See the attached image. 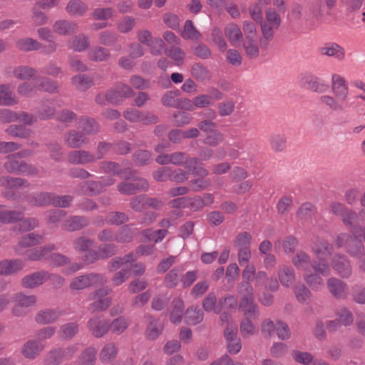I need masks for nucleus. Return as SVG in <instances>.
Returning a JSON list of instances; mask_svg holds the SVG:
<instances>
[{"mask_svg": "<svg viewBox=\"0 0 365 365\" xmlns=\"http://www.w3.org/2000/svg\"><path fill=\"white\" fill-rule=\"evenodd\" d=\"M17 103V99L9 85L0 84V106H11Z\"/></svg>", "mask_w": 365, "mask_h": 365, "instance_id": "24", "label": "nucleus"}, {"mask_svg": "<svg viewBox=\"0 0 365 365\" xmlns=\"http://www.w3.org/2000/svg\"><path fill=\"white\" fill-rule=\"evenodd\" d=\"M93 245V241L85 237L77 238L73 242V247L79 252H88Z\"/></svg>", "mask_w": 365, "mask_h": 365, "instance_id": "64", "label": "nucleus"}, {"mask_svg": "<svg viewBox=\"0 0 365 365\" xmlns=\"http://www.w3.org/2000/svg\"><path fill=\"white\" fill-rule=\"evenodd\" d=\"M44 345L41 341L34 339L27 341L21 349V353L25 358L29 359H36L43 350Z\"/></svg>", "mask_w": 365, "mask_h": 365, "instance_id": "17", "label": "nucleus"}, {"mask_svg": "<svg viewBox=\"0 0 365 365\" xmlns=\"http://www.w3.org/2000/svg\"><path fill=\"white\" fill-rule=\"evenodd\" d=\"M332 267L341 277H347L351 274L349 262L344 257L335 255L332 262Z\"/></svg>", "mask_w": 365, "mask_h": 365, "instance_id": "23", "label": "nucleus"}, {"mask_svg": "<svg viewBox=\"0 0 365 365\" xmlns=\"http://www.w3.org/2000/svg\"><path fill=\"white\" fill-rule=\"evenodd\" d=\"M292 263L297 269H306L310 263V259L307 254L299 252L292 259Z\"/></svg>", "mask_w": 365, "mask_h": 365, "instance_id": "60", "label": "nucleus"}, {"mask_svg": "<svg viewBox=\"0 0 365 365\" xmlns=\"http://www.w3.org/2000/svg\"><path fill=\"white\" fill-rule=\"evenodd\" d=\"M17 47L24 51H31L39 49L41 44L35 39L26 38L17 41Z\"/></svg>", "mask_w": 365, "mask_h": 365, "instance_id": "58", "label": "nucleus"}, {"mask_svg": "<svg viewBox=\"0 0 365 365\" xmlns=\"http://www.w3.org/2000/svg\"><path fill=\"white\" fill-rule=\"evenodd\" d=\"M280 246L282 247L286 254L292 253L297 246V241L294 237L289 236L284 239L278 240L274 242L275 249H277Z\"/></svg>", "mask_w": 365, "mask_h": 365, "instance_id": "46", "label": "nucleus"}, {"mask_svg": "<svg viewBox=\"0 0 365 365\" xmlns=\"http://www.w3.org/2000/svg\"><path fill=\"white\" fill-rule=\"evenodd\" d=\"M243 48L247 56L252 58L258 57L259 48L257 44V38H245L242 43Z\"/></svg>", "mask_w": 365, "mask_h": 365, "instance_id": "42", "label": "nucleus"}, {"mask_svg": "<svg viewBox=\"0 0 365 365\" xmlns=\"http://www.w3.org/2000/svg\"><path fill=\"white\" fill-rule=\"evenodd\" d=\"M31 155L29 150H24L17 153L16 155H11L8 157L6 162L4 164L5 169L12 173L24 174L29 176H35L38 174V169L34 165H29L24 161L16 160V156L26 157Z\"/></svg>", "mask_w": 365, "mask_h": 365, "instance_id": "4", "label": "nucleus"}, {"mask_svg": "<svg viewBox=\"0 0 365 365\" xmlns=\"http://www.w3.org/2000/svg\"><path fill=\"white\" fill-rule=\"evenodd\" d=\"M134 94L132 88L126 84H118L114 90L110 91L106 94V99L112 103H117L125 98H128Z\"/></svg>", "mask_w": 365, "mask_h": 365, "instance_id": "13", "label": "nucleus"}, {"mask_svg": "<svg viewBox=\"0 0 365 365\" xmlns=\"http://www.w3.org/2000/svg\"><path fill=\"white\" fill-rule=\"evenodd\" d=\"M31 205L35 206H44L53 205L56 207H66L70 205L71 198L70 196H55L49 192H41L29 198Z\"/></svg>", "mask_w": 365, "mask_h": 365, "instance_id": "5", "label": "nucleus"}, {"mask_svg": "<svg viewBox=\"0 0 365 365\" xmlns=\"http://www.w3.org/2000/svg\"><path fill=\"white\" fill-rule=\"evenodd\" d=\"M148 188V182L143 178L138 179L135 182H122L118 185V190L124 195H132L140 190H146Z\"/></svg>", "mask_w": 365, "mask_h": 365, "instance_id": "18", "label": "nucleus"}, {"mask_svg": "<svg viewBox=\"0 0 365 365\" xmlns=\"http://www.w3.org/2000/svg\"><path fill=\"white\" fill-rule=\"evenodd\" d=\"M181 36L185 39L198 40L201 38V34L196 29L193 23L190 20H187L185 23Z\"/></svg>", "mask_w": 365, "mask_h": 365, "instance_id": "47", "label": "nucleus"}, {"mask_svg": "<svg viewBox=\"0 0 365 365\" xmlns=\"http://www.w3.org/2000/svg\"><path fill=\"white\" fill-rule=\"evenodd\" d=\"M108 144L101 143L98 145V153L97 155L90 154L86 150H75L71 152L68 155V160L73 164H85L93 162L102 158V150H106Z\"/></svg>", "mask_w": 365, "mask_h": 365, "instance_id": "9", "label": "nucleus"}, {"mask_svg": "<svg viewBox=\"0 0 365 365\" xmlns=\"http://www.w3.org/2000/svg\"><path fill=\"white\" fill-rule=\"evenodd\" d=\"M361 222L365 225V210L359 212ZM360 238L365 241V227L356 226L353 229L351 235L341 233L337 236L336 245L339 247H346L350 255L359 257L364 252V247Z\"/></svg>", "mask_w": 365, "mask_h": 365, "instance_id": "3", "label": "nucleus"}, {"mask_svg": "<svg viewBox=\"0 0 365 365\" xmlns=\"http://www.w3.org/2000/svg\"><path fill=\"white\" fill-rule=\"evenodd\" d=\"M105 282L106 279L103 275L91 273L73 278L69 286L72 290H82L92 286L102 285Z\"/></svg>", "mask_w": 365, "mask_h": 365, "instance_id": "8", "label": "nucleus"}, {"mask_svg": "<svg viewBox=\"0 0 365 365\" xmlns=\"http://www.w3.org/2000/svg\"><path fill=\"white\" fill-rule=\"evenodd\" d=\"M66 143L71 148H78L88 142L86 138L75 130L69 132L65 137Z\"/></svg>", "mask_w": 365, "mask_h": 365, "instance_id": "44", "label": "nucleus"}, {"mask_svg": "<svg viewBox=\"0 0 365 365\" xmlns=\"http://www.w3.org/2000/svg\"><path fill=\"white\" fill-rule=\"evenodd\" d=\"M163 330V323L160 320L151 319L145 329L146 337L154 340L161 334Z\"/></svg>", "mask_w": 365, "mask_h": 365, "instance_id": "34", "label": "nucleus"}, {"mask_svg": "<svg viewBox=\"0 0 365 365\" xmlns=\"http://www.w3.org/2000/svg\"><path fill=\"white\" fill-rule=\"evenodd\" d=\"M172 310L170 320L173 324H178L182 320V312L184 310V302L180 298H175L172 302Z\"/></svg>", "mask_w": 365, "mask_h": 365, "instance_id": "32", "label": "nucleus"}, {"mask_svg": "<svg viewBox=\"0 0 365 365\" xmlns=\"http://www.w3.org/2000/svg\"><path fill=\"white\" fill-rule=\"evenodd\" d=\"M105 172L111 173L114 175H118L120 178L131 179L132 174L130 169L119 170L118 165L113 162H106L103 163V166Z\"/></svg>", "mask_w": 365, "mask_h": 365, "instance_id": "43", "label": "nucleus"}, {"mask_svg": "<svg viewBox=\"0 0 365 365\" xmlns=\"http://www.w3.org/2000/svg\"><path fill=\"white\" fill-rule=\"evenodd\" d=\"M65 361L61 349H54L50 351L44 358L46 365H57Z\"/></svg>", "mask_w": 365, "mask_h": 365, "instance_id": "53", "label": "nucleus"}, {"mask_svg": "<svg viewBox=\"0 0 365 365\" xmlns=\"http://www.w3.org/2000/svg\"><path fill=\"white\" fill-rule=\"evenodd\" d=\"M327 287L331 294L337 299H343L347 295V287L340 279L331 277L327 281Z\"/></svg>", "mask_w": 365, "mask_h": 365, "instance_id": "21", "label": "nucleus"}, {"mask_svg": "<svg viewBox=\"0 0 365 365\" xmlns=\"http://www.w3.org/2000/svg\"><path fill=\"white\" fill-rule=\"evenodd\" d=\"M320 53L322 56L332 57L337 61H344L346 56L344 48L335 43H328L320 48Z\"/></svg>", "mask_w": 365, "mask_h": 365, "instance_id": "16", "label": "nucleus"}, {"mask_svg": "<svg viewBox=\"0 0 365 365\" xmlns=\"http://www.w3.org/2000/svg\"><path fill=\"white\" fill-rule=\"evenodd\" d=\"M36 70L29 66H18L14 70V75L20 80H28L35 76Z\"/></svg>", "mask_w": 365, "mask_h": 365, "instance_id": "61", "label": "nucleus"}, {"mask_svg": "<svg viewBox=\"0 0 365 365\" xmlns=\"http://www.w3.org/2000/svg\"><path fill=\"white\" fill-rule=\"evenodd\" d=\"M203 312L196 307L188 308L185 314V322L188 325L191 326L200 323L203 320Z\"/></svg>", "mask_w": 365, "mask_h": 365, "instance_id": "40", "label": "nucleus"}, {"mask_svg": "<svg viewBox=\"0 0 365 365\" xmlns=\"http://www.w3.org/2000/svg\"><path fill=\"white\" fill-rule=\"evenodd\" d=\"M116 252V247L114 245L109 244L98 247V252H89L85 257V261L92 263L98 259L108 258Z\"/></svg>", "mask_w": 365, "mask_h": 365, "instance_id": "15", "label": "nucleus"}, {"mask_svg": "<svg viewBox=\"0 0 365 365\" xmlns=\"http://www.w3.org/2000/svg\"><path fill=\"white\" fill-rule=\"evenodd\" d=\"M242 287H245L247 296L242 298L239 306L244 316V319L240 324V331L243 337H248L258 331L257 327L252 321L257 319L259 312L257 306L254 303L252 287L247 283L242 284L241 288Z\"/></svg>", "mask_w": 365, "mask_h": 365, "instance_id": "2", "label": "nucleus"}, {"mask_svg": "<svg viewBox=\"0 0 365 365\" xmlns=\"http://www.w3.org/2000/svg\"><path fill=\"white\" fill-rule=\"evenodd\" d=\"M220 319L222 322H227V325L224 331V336L226 341L240 339L237 337V326L232 322H230V317L227 313H223L220 315Z\"/></svg>", "mask_w": 365, "mask_h": 365, "instance_id": "28", "label": "nucleus"}, {"mask_svg": "<svg viewBox=\"0 0 365 365\" xmlns=\"http://www.w3.org/2000/svg\"><path fill=\"white\" fill-rule=\"evenodd\" d=\"M42 240L43 236L40 235H37L35 233H30L29 235H26L21 240V241L16 245L15 248L16 252L18 254L21 255L23 254L21 248L36 245L40 243L42 241Z\"/></svg>", "mask_w": 365, "mask_h": 365, "instance_id": "29", "label": "nucleus"}, {"mask_svg": "<svg viewBox=\"0 0 365 365\" xmlns=\"http://www.w3.org/2000/svg\"><path fill=\"white\" fill-rule=\"evenodd\" d=\"M316 213V208L309 202L302 204L297 212V217L302 222H308Z\"/></svg>", "mask_w": 365, "mask_h": 365, "instance_id": "39", "label": "nucleus"}, {"mask_svg": "<svg viewBox=\"0 0 365 365\" xmlns=\"http://www.w3.org/2000/svg\"><path fill=\"white\" fill-rule=\"evenodd\" d=\"M294 294L297 299L301 303L307 302L312 296L311 292L303 284H299L295 287Z\"/></svg>", "mask_w": 365, "mask_h": 365, "instance_id": "62", "label": "nucleus"}, {"mask_svg": "<svg viewBox=\"0 0 365 365\" xmlns=\"http://www.w3.org/2000/svg\"><path fill=\"white\" fill-rule=\"evenodd\" d=\"M331 247L324 241L319 242L313 247V252L316 257L322 262H314L312 267L315 272L323 276H327L330 273V268L324 261L331 255Z\"/></svg>", "mask_w": 365, "mask_h": 365, "instance_id": "6", "label": "nucleus"}, {"mask_svg": "<svg viewBox=\"0 0 365 365\" xmlns=\"http://www.w3.org/2000/svg\"><path fill=\"white\" fill-rule=\"evenodd\" d=\"M97 351L94 347H88L78 356L77 365H94L96 359Z\"/></svg>", "mask_w": 365, "mask_h": 365, "instance_id": "36", "label": "nucleus"}, {"mask_svg": "<svg viewBox=\"0 0 365 365\" xmlns=\"http://www.w3.org/2000/svg\"><path fill=\"white\" fill-rule=\"evenodd\" d=\"M114 180L109 179L107 182L103 181H91L84 182L82 185L83 191L86 194L96 195L103 191V187L113 184Z\"/></svg>", "mask_w": 365, "mask_h": 365, "instance_id": "27", "label": "nucleus"}, {"mask_svg": "<svg viewBox=\"0 0 365 365\" xmlns=\"http://www.w3.org/2000/svg\"><path fill=\"white\" fill-rule=\"evenodd\" d=\"M14 303L12 313L16 317H21L28 312V308L34 306L36 297L34 295H25L21 293L16 294L13 297Z\"/></svg>", "mask_w": 365, "mask_h": 365, "instance_id": "10", "label": "nucleus"}, {"mask_svg": "<svg viewBox=\"0 0 365 365\" xmlns=\"http://www.w3.org/2000/svg\"><path fill=\"white\" fill-rule=\"evenodd\" d=\"M88 327L92 334L97 338L104 336L109 329V322L101 319L100 317H95L88 322Z\"/></svg>", "mask_w": 365, "mask_h": 365, "instance_id": "14", "label": "nucleus"}, {"mask_svg": "<svg viewBox=\"0 0 365 365\" xmlns=\"http://www.w3.org/2000/svg\"><path fill=\"white\" fill-rule=\"evenodd\" d=\"M192 76L197 81H205L210 78V72L201 63H195L190 70Z\"/></svg>", "mask_w": 365, "mask_h": 365, "instance_id": "56", "label": "nucleus"}, {"mask_svg": "<svg viewBox=\"0 0 365 365\" xmlns=\"http://www.w3.org/2000/svg\"><path fill=\"white\" fill-rule=\"evenodd\" d=\"M225 34L230 43L236 44L242 39V33L240 28L236 24H230L225 28Z\"/></svg>", "mask_w": 365, "mask_h": 365, "instance_id": "33", "label": "nucleus"}, {"mask_svg": "<svg viewBox=\"0 0 365 365\" xmlns=\"http://www.w3.org/2000/svg\"><path fill=\"white\" fill-rule=\"evenodd\" d=\"M265 279L267 280V283L265 284L266 289L272 291H276L279 289V283L277 278L274 276L268 278L267 274L264 272L259 271L256 274L257 285L261 284Z\"/></svg>", "mask_w": 365, "mask_h": 365, "instance_id": "45", "label": "nucleus"}, {"mask_svg": "<svg viewBox=\"0 0 365 365\" xmlns=\"http://www.w3.org/2000/svg\"><path fill=\"white\" fill-rule=\"evenodd\" d=\"M165 53L169 58L173 59L175 65L179 66L183 64L185 53L180 47L173 46L170 49L166 50Z\"/></svg>", "mask_w": 365, "mask_h": 365, "instance_id": "55", "label": "nucleus"}, {"mask_svg": "<svg viewBox=\"0 0 365 365\" xmlns=\"http://www.w3.org/2000/svg\"><path fill=\"white\" fill-rule=\"evenodd\" d=\"M278 277L282 285L285 287H291L295 281L294 270L287 266H284L279 269Z\"/></svg>", "mask_w": 365, "mask_h": 365, "instance_id": "38", "label": "nucleus"}, {"mask_svg": "<svg viewBox=\"0 0 365 365\" xmlns=\"http://www.w3.org/2000/svg\"><path fill=\"white\" fill-rule=\"evenodd\" d=\"M25 263L21 259L3 260L0 262V275L14 274L21 270Z\"/></svg>", "mask_w": 365, "mask_h": 365, "instance_id": "20", "label": "nucleus"}, {"mask_svg": "<svg viewBox=\"0 0 365 365\" xmlns=\"http://www.w3.org/2000/svg\"><path fill=\"white\" fill-rule=\"evenodd\" d=\"M255 272H256V269L253 264H247L245 265V267L242 271V278L246 282H242L240 284L239 288H238L240 294H241L242 295V298L245 296H247V294L245 291V287H242L241 288V285L245 283H247L250 285L249 282L251 281L254 278V276L255 275Z\"/></svg>", "mask_w": 365, "mask_h": 365, "instance_id": "48", "label": "nucleus"}, {"mask_svg": "<svg viewBox=\"0 0 365 365\" xmlns=\"http://www.w3.org/2000/svg\"><path fill=\"white\" fill-rule=\"evenodd\" d=\"M78 24L74 21L67 20H58L53 25V30L61 36H68L77 32Z\"/></svg>", "mask_w": 365, "mask_h": 365, "instance_id": "19", "label": "nucleus"}, {"mask_svg": "<svg viewBox=\"0 0 365 365\" xmlns=\"http://www.w3.org/2000/svg\"><path fill=\"white\" fill-rule=\"evenodd\" d=\"M60 316V312L56 309H46L39 312L35 320L38 324H48L55 322Z\"/></svg>", "mask_w": 365, "mask_h": 365, "instance_id": "26", "label": "nucleus"}, {"mask_svg": "<svg viewBox=\"0 0 365 365\" xmlns=\"http://www.w3.org/2000/svg\"><path fill=\"white\" fill-rule=\"evenodd\" d=\"M136 260L133 253L128 254L122 257H115L110 263V271H115L123 265L132 263Z\"/></svg>", "mask_w": 365, "mask_h": 365, "instance_id": "50", "label": "nucleus"}, {"mask_svg": "<svg viewBox=\"0 0 365 365\" xmlns=\"http://www.w3.org/2000/svg\"><path fill=\"white\" fill-rule=\"evenodd\" d=\"M78 331V327L76 323H67L61 327L58 335L63 339H71Z\"/></svg>", "mask_w": 365, "mask_h": 365, "instance_id": "52", "label": "nucleus"}, {"mask_svg": "<svg viewBox=\"0 0 365 365\" xmlns=\"http://www.w3.org/2000/svg\"><path fill=\"white\" fill-rule=\"evenodd\" d=\"M110 292L111 289L110 288L103 287L91 292L88 295V299L94 302L90 304L88 311L91 313H95L107 309L111 304V299L105 297L108 295Z\"/></svg>", "mask_w": 365, "mask_h": 365, "instance_id": "7", "label": "nucleus"}, {"mask_svg": "<svg viewBox=\"0 0 365 365\" xmlns=\"http://www.w3.org/2000/svg\"><path fill=\"white\" fill-rule=\"evenodd\" d=\"M182 272L180 267L172 269L165 277V284L167 287L173 288L177 286L179 277Z\"/></svg>", "mask_w": 365, "mask_h": 365, "instance_id": "59", "label": "nucleus"}, {"mask_svg": "<svg viewBox=\"0 0 365 365\" xmlns=\"http://www.w3.org/2000/svg\"><path fill=\"white\" fill-rule=\"evenodd\" d=\"M252 240V235L249 232H240L234 241V247L236 249L250 248Z\"/></svg>", "mask_w": 365, "mask_h": 365, "instance_id": "57", "label": "nucleus"}, {"mask_svg": "<svg viewBox=\"0 0 365 365\" xmlns=\"http://www.w3.org/2000/svg\"><path fill=\"white\" fill-rule=\"evenodd\" d=\"M48 278L45 272H38L26 276L22 279V285L26 288L32 289L43 283Z\"/></svg>", "mask_w": 365, "mask_h": 365, "instance_id": "22", "label": "nucleus"}, {"mask_svg": "<svg viewBox=\"0 0 365 365\" xmlns=\"http://www.w3.org/2000/svg\"><path fill=\"white\" fill-rule=\"evenodd\" d=\"M88 225V221L78 216L67 219L63 224V229L67 231H75L80 230Z\"/></svg>", "mask_w": 365, "mask_h": 365, "instance_id": "41", "label": "nucleus"}, {"mask_svg": "<svg viewBox=\"0 0 365 365\" xmlns=\"http://www.w3.org/2000/svg\"><path fill=\"white\" fill-rule=\"evenodd\" d=\"M110 56L109 51L101 46H95L88 51V58L93 61H106Z\"/></svg>", "mask_w": 365, "mask_h": 365, "instance_id": "49", "label": "nucleus"}, {"mask_svg": "<svg viewBox=\"0 0 365 365\" xmlns=\"http://www.w3.org/2000/svg\"><path fill=\"white\" fill-rule=\"evenodd\" d=\"M304 279L306 283L313 289L319 290L324 285V280L317 274H304Z\"/></svg>", "mask_w": 365, "mask_h": 365, "instance_id": "63", "label": "nucleus"}, {"mask_svg": "<svg viewBox=\"0 0 365 365\" xmlns=\"http://www.w3.org/2000/svg\"><path fill=\"white\" fill-rule=\"evenodd\" d=\"M185 168L191 172L192 175L200 178H205L209 174L208 170L202 166L200 160L197 158H191L189 160L188 165H186Z\"/></svg>", "mask_w": 365, "mask_h": 365, "instance_id": "35", "label": "nucleus"}, {"mask_svg": "<svg viewBox=\"0 0 365 365\" xmlns=\"http://www.w3.org/2000/svg\"><path fill=\"white\" fill-rule=\"evenodd\" d=\"M66 10L71 16H81L87 11L88 6L80 0H71L68 3Z\"/></svg>", "mask_w": 365, "mask_h": 365, "instance_id": "37", "label": "nucleus"}, {"mask_svg": "<svg viewBox=\"0 0 365 365\" xmlns=\"http://www.w3.org/2000/svg\"><path fill=\"white\" fill-rule=\"evenodd\" d=\"M124 118L133 123H141L143 124H153L157 123L158 118L149 113L141 112L135 108H128L123 113Z\"/></svg>", "mask_w": 365, "mask_h": 365, "instance_id": "12", "label": "nucleus"}, {"mask_svg": "<svg viewBox=\"0 0 365 365\" xmlns=\"http://www.w3.org/2000/svg\"><path fill=\"white\" fill-rule=\"evenodd\" d=\"M292 356L295 362L303 365H311L314 362V356L307 351L293 350Z\"/></svg>", "mask_w": 365, "mask_h": 365, "instance_id": "54", "label": "nucleus"}, {"mask_svg": "<svg viewBox=\"0 0 365 365\" xmlns=\"http://www.w3.org/2000/svg\"><path fill=\"white\" fill-rule=\"evenodd\" d=\"M118 347L114 343L109 342L106 344L102 348L99 358L100 360L104 363L108 364L111 362L117 356Z\"/></svg>", "mask_w": 365, "mask_h": 365, "instance_id": "31", "label": "nucleus"}, {"mask_svg": "<svg viewBox=\"0 0 365 365\" xmlns=\"http://www.w3.org/2000/svg\"><path fill=\"white\" fill-rule=\"evenodd\" d=\"M53 250H55V245L53 244H49L45 247L30 250L28 252L27 259L31 261H37L47 258L48 253Z\"/></svg>", "mask_w": 365, "mask_h": 365, "instance_id": "30", "label": "nucleus"}, {"mask_svg": "<svg viewBox=\"0 0 365 365\" xmlns=\"http://www.w3.org/2000/svg\"><path fill=\"white\" fill-rule=\"evenodd\" d=\"M72 84L80 91H85L93 85V81L88 76L80 74L75 76L71 79Z\"/></svg>", "mask_w": 365, "mask_h": 365, "instance_id": "51", "label": "nucleus"}, {"mask_svg": "<svg viewBox=\"0 0 365 365\" xmlns=\"http://www.w3.org/2000/svg\"><path fill=\"white\" fill-rule=\"evenodd\" d=\"M89 44V38L83 34L74 36L68 42V48L78 52L85 51Z\"/></svg>", "mask_w": 365, "mask_h": 365, "instance_id": "25", "label": "nucleus"}, {"mask_svg": "<svg viewBox=\"0 0 365 365\" xmlns=\"http://www.w3.org/2000/svg\"><path fill=\"white\" fill-rule=\"evenodd\" d=\"M299 81L302 87L317 93H324L329 88L328 84L310 73H302Z\"/></svg>", "mask_w": 365, "mask_h": 365, "instance_id": "11", "label": "nucleus"}, {"mask_svg": "<svg viewBox=\"0 0 365 365\" xmlns=\"http://www.w3.org/2000/svg\"><path fill=\"white\" fill-rule=\"evenodd\" d=\"M331 92L333 96L323 95L320 103L334 112H343L349 108V91L348 84L341 76L334 73L331 76Z\"/></svg>", "mask_w": 365, "mask_h": 365, "instance_id": "1", "label": "nucleus"}]
</instances>
